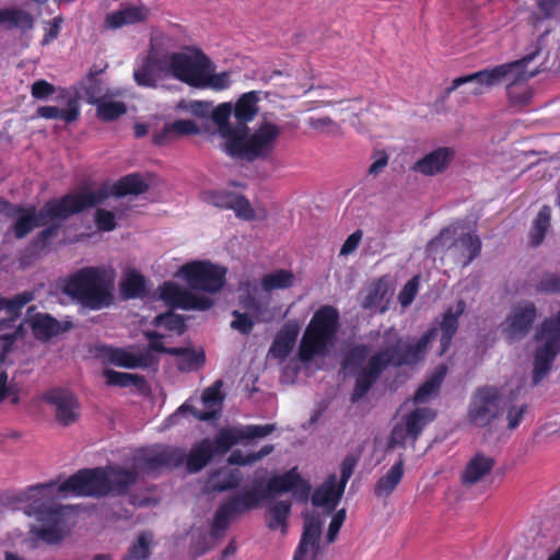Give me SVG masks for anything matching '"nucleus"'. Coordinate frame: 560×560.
I'll use <instances>...</instances> for the list:
<instances>
[{"mask_svg":"<svg viewBox=\"0 0 560 560\" xmlns=\"http://www.w3.org/2000/svg\"><path fill=\"white\" fill-rule=\"evenodd\" d=\"M447 368L444 364L439 365L433 374L418 388L413 396L415 402H427L436 396L441 384L446 375Z\"/></svg>","mask_w":560,"mask_h":560,"instance_id":"38","label":"nucleus"},{"mask_svg":"<svg viewBox=\"0 0 560 560\" xmlns=\"http://www.w3.org/2000/svg\"><path fill=\"white\" fill-rule=\"evenodd\" d=\"M18 314L19 312L9 314V318L0 320V343L2 355H5L11 350V347L16 339L23 337L22 325L15 324V317Z\"/></svg>","mask_w":560,"mask_h":560,"instance_id":"39","label":"nucleus"},{"mask_svg":"<svg viewBox=\"0 0 560 560\" xmlns=\"http://www.w3.org/2000/svg\"><path fill=\"white\" fill-rule=\"evenodd\" d=\"M219 453L217 450L215 439L202 440L196 444L187 456V469L189 472H197L201 470L212 458L213 453Z\"/></svg>","mask_w":560,"mask_h":560,"instance_id":"31","label":"nucleus"},{"mask_svg":"<svg viewBox=\"0 0 560 560\" xmlns=\"http://www.w3.org/2000/svg\"><path fill=\"white\" fill-rule=\"evenodd\" d=\"M230 209L234 211L238 219L244 221H250L257 218L256 212L248 199L238 194H235L234 198L232 199Z\"/></svg>","mask_w":560,"mask_h":560,"instance_id":"56","label":"nucleus"},{"mask_svg":"<svg viewBox=\"0 0 560 560\" xmlns=\"http://www.w3.org/2000/svg\"><path fill=\"white\" fill-rule=\"evenodd\" d=\"M122 214L119 210L98 208L94 213V221L100 231L109 232L116 229V220Z\"/></svg>","mask_w":560,"mask_h":560,"instance_id":"53","label":"nucleus"},{"mask_svg":"<svg viewBox=\"0 0 560 560\" xmlns=\"http://www.w3.org/2000/svg\"><path fill=\"white\" fill-rule=\"evenodd\" d=\"M436 416V412L428 407H419L407 415L401 420L409 428V436L412 442H416L423 428L431 422Z\"/></svg>","mask_w":560,"mask_h":560,"instance_id":"35","label":"nucleus"},{"mask_svg":"<svg viewBox=\"0 0 560 560\" xmlns=\"http://www.w3.org/2000/svg\"><path fill=\"white\" fill-rule=\"evenodd\" d=\"M389 291L383 281H377L371 285L366 296L362 302V306L368 310H378L384 313L387 308Z\"/></svg>","mask_w":560,"mask_h":560,"instance_id":"41","label":"nucleus"},{"mask_svg":"<svg viewBox=\"0 0 560 560\" xmlns=\"http://www.w3.org/2000/svg\"><path fill=\"white\" fill-rule=\"evenodd\" d=\"M234 319L231 327L242 334H249L253 329L254 323L249 317V313H241L238 310L233 312Z\"/></svg>","mask_w":560,"mask_h":560,"instance_id":"62","label":"nucleus"},{"mask_svg":"<svg viewBox=\"0 0 560 560\" xmlns=\"http://www.w3.org/2000/svg\"><path fill=\"white\" fill-rule=\"evenodd\" d=\"M537 318L538 310L534 302H518L501 323V332L511 342L520 341L529 334Z\"/></svg>","mask_w":560,"mask_h":560,"instance_id":"12","label":"nucleus"},{"mask_svg":"<svg viewBox=\"0 0 560 560\" xmlns=\"http://www.w3.org/2000/svg\"><path fill=\"white\" fill-rule=\"evenodd\" d=\"M338 320L339 314L332 306L325 305L315 312L301 339L299 357L302 361L326 354L334 346Z\"/></svg>","mask_w":560,"mask_h":560,"instance_id":"10","label":"nucleus"},{"mask_svg":"<svg viewBox=\"0 0 560 560\" xmlns=\"http://www.w3.org/2000/svg\"><path fill=\"white\" fill-rule=\"evenodd\" d=\"M550 217L551 209L548 206H544L533 221L529 232V242L533 246H538L542 243L546 233L550 229Z\"/></svg>","mask_w":560,"mask_h":560,"instance_id":"44","label":"nucleus"},{"mask_svg":"<svg viewBox=\"0 0 560 560\" xmlns=\"http://www.w3.org/2000/svg\"><path fill=\"white\" fill-rule=\"evenodd\" d=\"M170 354L178 357V368L180 370H195L205 361L202 352H197L189 348H172Z\"/></svg>","mask_w":560,"mask_h":560,"instance_id":"48","label":"nucleus"},{"mask_svg":"<svg viewBox=\"0 0 560 560\" xmlns=\"http://www.w3.org/2000/svg\"><path fill=\"white\" fill-rule=\"evenodd\" d=\"M455 155L456 152L453 148L440 147L418 160L412 170L424 176H435L448 168Z\"/></svg>","mask_w":560,"mask_h":560,"instance_id":"22","label":"nucleus"},{"mask_svg":"<svg viewBox=\"0 0 560 560\" xmlns=\"http://www.w3.org/2000/svg\"><path fill=\"white\" fill-rule=\"evenodd\" d=\"M198 132L199 128L192 120L180 119L165 125L163 130L154 136L153 141L158 145H164L178 137Z\"/></svg>","mask_w":560,"mask_h":560,"instance_id":"33","label":"nucleus"},{"mask_svg":"<svg viewBox=\"0 0 560 560\" xmlns=\"http://www.w3.org/2000/svg\"><path fill=\"white\" fill-rule=\"evenodd\" d=\"M43 398L54 408L55 418L60 425L68 427L78 421L80 405L69 389L55 387L47 390Z\"/></svg>","mask_w":560,"mask_h":560,"instance_id":"16","label":"nucleus"},{"mask_svg":"<svg viewBox=\"0 0 560 560\" xmlns=\"http://www.w3.org/2000/svg\"><path fill=\"white\" fill-rule=\"evenodd\" d=\"M537 52L529 54L520 60L502 63L490 68L494 85L502 82L518 84L537 75L540 71L539 65L533 66Z\"/></svg>","mask_w":560,"mask_h":560,"instance_id":"15","label":"nucleus"},{"mask_svg":"<svg viewBox=\"0 0 560 560\" xmlns=\"http://www.w3.org/2000/svg\"><path fill=\"white\" fill-rule=\"evenodd\" d=\"M170 77L168 54L156 56L148 55L133 71V79L138 85L154 88L159 81Z\"/></svg>","mask_w":560,"mask_h":560,"instance_id":"21","label":"nucleus"},{"mask_svg":"<svg viewBox=\"0 0 560 560\" xmlns=\"http://www.w3.org/2000/svg\"><path fill=\"white\" fill-rule=\"evenodd\" d=\"M170 77L192 88L222 91L231 85V71L214 72V65L200 50L168 54Z\"/></svg>","mask_w":560,"mask_h":560,"instance_id":"7","label":"nucleus"},{"mask_svg":"<svg viewBox=\"0 0 560 560\" xmlns=\"http://www.w3.org/2000/svg\"><path fill=\"white\" fill-rule=\"evenodd\" d=\"M34 300V294L32 292H23L15 295L12 299H3L0 296V311L5 308L9 314H14L20 312L21 308L26 305L28 302Z\"/></svg>","mask_w":560,"mask_h":560,"instance_id":"57","label":"nucleus"},{"mask_svg":"<svg viewBox=\"0 0 560 560\" xmlns=\"http://www.w3.org/2000/svg\"><path fill=\"white\" fill-rule=\"evenodd\" d=\"M153 535L150 532L140 533L129 548L128 555L124 560H147L151 555Z\"/></svg>","mask_w":560,"mask_h":560,"instance_id":"47","label":"nucleus"},{"mask_svg":"<svg viewBox=\"0 0 560 560\" xmlns=\"http://www.w3.org/2000/svg\"><path fill=\"white\" fill-rule=\"evenodd\" d=\"M133 464L129 467L119 464L91 469H81L59 487L61 493L80 497H118L127 493L138 480Z\"/></svg>","mask_w":560,"mask_h":560,"instance_id":"4","label":"nucleus"},{"mask_svg":"<svg viewBox=\"0 0 560 560\" xmlns=\"http://www.w3.org/2000/svg\"><path fill=\"white\" fill-rule=\"evenodd\" d=\"M300 331L296 322H288L277 334L269 351L268 357L283 361L292 351Z\"/></svg>","mask_w":560,"mask_h":560,"instance_id":"24","label":"nucleus"},{"mask_svg":"<svg viewBox=\"0 0 560 560\" xmlns=\"http://www.w3.org/2000/svg\"><path fill=\"white\" fill-rule=\"evenodd\" d=\"M115 272L101 268H83L66 283L63 292L83 305L98 310L112 303Z\"/></svg>","mask_w":560,"mask_h":560,"instance_id":"9","label":"nucleus"},{"mask_svg":"<svg viewBox=\"0 0 560 560\" xmlns=\"http://www.w3.org/2000/svg\"><path fill=\"white\" fill-rule=\"evenodd\" d=\"M234 192L229 191H211L207 194V200L218 208L230 209Z\"/></svg>","mask_w":560,"mask_h":560,"instance_id":"63","label":"nucleus"},{"mask_svg":"<svg viewBox=\"0 0 560 560\" xmlns=\"http://www.w3.org/2000/svg\"><path fill=\"white\" fill-rule=\"evenodd\" d=\"M185 457V454L177 448L166 446H155L142 450L133 457V466L140 474H153L163 468H173L178 466Z\"/></svg>","mask_w":560,"mask_h":560,"instance_id":"13","label":"nucleus"},{"mask_svg":"<svg viewBox=\"0 0 560 560\" xmlns=\"http://www.w3.org/2000/svg\"><path fill=\"white\" fill-rule=\"evenodd\" d=\"M345 491L338 482L336 475H330L313 493L312 502L314 505L326 508L331 512L339 503Z\"/></svg>","mask_w":560,"mask_h":560,"instance_id":"26","label":"nucleus"},{"mask_svg":"<svg viewBox=\"0 0 560 560\" xmlns=\"http://www.w3.org/2000/svg\"><path fill=\"white\" fill-rule=\"evenodd\" d=\"M222 385V381H217L212 386L208 387L203 392L201 399L206 409L205 411H199L195 408H189L188 406L184 405L178 409V412H183L189 409L191 413L199 420L211 419L215 413V408L220 406L223 400V395L221 394Z\"/></svg>","mask_w":560,"mask_h":560,"instance_id":"30","label":"nucleus"},{"mask_svg":"<svg viewBox=\"0 0 560 560\" xmlns=\"http://www.w3.org/2000/svg\"><path fill=\"white\" fill-rule=\"evenodd\" d=\"M480 249L481 241L477 235L471 233L456 235L451 260L465 267L479 255Z\"/></svg>","mask_w":560,"mask_h":560,"instance_id":"25","label":"nucleus"},{"mask_svg":"<svg viewBox=\"0 0 560 560\" xmlns=\"http://www.w3.org/2000/svg\"><path fill=\"white\" fill-rule=\"evenodd\" d=\"M418 291V279L412 278L409 280L400 291L398 300L402 307L408 306L415 299Z\"/></svg>","mask_w":560,"mask_h":560,"instance_id":"64","label":"nucleus"},{"mask_svg":"<svg viewBox=\"0 0 560 560\" xmlns=\"http://www.w3.org/2000/svg\"><path fill=\"white\" fill-rule=\"evenodd\" d=\"M120 288L125 298H139L144 291V278L136 271H128L121 280Z\"/></svg>","mask_w":560,"mask_h":560,"instance_id":"50","label":"nucleus"},{"mask_svg":"<svg viewBox=\"0 0 560 560\" xmlns=\"http://www.w3.org/2000/svg\"><path fill=\"white\" fill-rule=\"evenodd\" d=\"M536 290L541 293L560 292V276L555 273L545 275L537 283Z\"/></svg>","mask_w":560,"mask_h":560,"instance_id":"61","label":"nucleus"},{"mask_svg":"<svg viewBox=\"0 0 560 560\" xmlns=\"http://www.w3.org/2000/svg\"><path fill=\"white\" fill-rule=\"evenodd\" d=\"M107 358L114 365L137 369L148 365L149 355L148 353L137 348H109L107 351Z\"/></svg>","mask_w":560,"mask_h":560,"instance_id":"28","label":"nucleus"},{"mask_svg":"<svg viewBox=\"0 0 560 560\" xmlns=\"http://www.w3.org/2000/svg\"><path fill=\"white\" fill-rule=\"evenodd\" d=\"M33 18L23 10H0V27L7 26L9 28L19 27L22 30H31L33 27Z\"/></svg>","mask_w":560,"mask_h":560,"instance_id":"43","label":"nucleus"},{"mask_svg":"<svg viewBox=\"0 0 560 560\" xmlns=\"http://www.w3.org/2000/svg\"><path fill=\"white\" fill-rule=\"evenodd\" d=\"M410 439L409 436V428L402 420L397 422L390 433L389 441H388V448H395L397 446H405L407 440Z\"/></svg>","mask_w":560,"mask_h":560,"instance_id":"59","label":"nucleus"},{"mask_svg":"<svg viewBox=\"0 0 560 560\" xmlns=\"http://www.w3.org/2000/svg\"><path fill=\"white\" fill-rule=\"evenodd\" d=\"M294 275L284 269L276 270L266 275L261 280L264 291L271 292L275 290L288 289L293 284Z\"/></svg>","mask_w":560,"mask_h":560,"instance_id":"46","label":"nucleus"},{"mask_svg":"<svg viewBox=\"0 0 560 560\" xmlns=\"http://www.w3.org/2000/svg\"><path fill=\"white\" fill-rule=\"evenodd\" d=\"M468 85L463 93L471 96H480L488 90L494 88V81L489 69H485L468 75L456 78L452 81L451 85L445 90V94L450 95L458 88Z\"/></svg>","mask_w":560,"mask_h":560,"instance_id":"23","label":"nucleus"},{"mask_svg":"<svg viewBox=\"0 0 560 560\" xmlns=\"http://www.w3.org/2000/svg\"><path fill=\"white\" fill-rule=\"evenodd\" d=\"M527 82L528 81H524L518 84L512 83L506 85V94L511 105L521 107L530 102L533 93Z\"/></svg>","mask_w":560,"mask_h":560,"instance_id":"51","label":"nucleus"},{"mask_svg":"<svg viewBox=\"0 0 560 560\" xmlns=\"http://www.w3.org/2000/svg\"><path fill=\"white\" fill-rule=\"evenodd\" d=\"M10 400L13 404L19 402V387L13 377H9L8 373L0 372V404Z\"/></svg>","mask_w":560,"mask_h":560,"instance_id":"55","label":"nucleus"},{"mask_svg":"<svg viewBox=\"0 0 560 560\" xmlns=\"http://www.w3.org/2000/svg\"><path fill=\"white\" fill-rule=\"evenodd\" d=\"M310 110L329 107L336 116H345L353 109L357 100L345 96L342 90L331 86H312L305 92Z\"/></svg>","mask_w":560,"mask_h":560,"instance_id":"14","label":"nucleus"},{"mask_svg":"<svg viewBox=\"0 0 560 560\" xmlns=\"http://www.w3.org/2000/svg\"><path fill=\"white\" fill-rule=\"evenodd\" d=\"M465 310V301H457L454 306H450L445 311L440 327L432 328L413 345L404 343L395 330H387L384 334L383 348L371 355L369 360H366L368 348L365 346L354 347L345 361L347 371H358L352 401L361 399L387 366L412 364L422 360L429 342L436 337L439 330L441 331V354L444 353L457 331L458 318Z\"/></svg>","mask_w":560,"mask_h":560,"instance_id":"1","label":"nucleus"},{"mask_svg":"<svg viewBox=\"0 0 560 560\" xmlns=\"http://www.w3.org/2000/svg\"><path fill=\"white\" fill-rule=\"evenodd\" d=\"M38 116L47 119H62L72 122L78 118L79 110L75 101L69 102L68 109H60L56 106H42L37 109Z\"/></svg>","mask_w":560,"mask_h":560,"instance_id":"49","label":"nucleus"},{"mask_svg":"<svg viewBox=\"0 0 560 560\" xmlns=\"http://www.w3.org/2000/svg\"><path fill=\"white\" fill-rule=\"evenodd\" d=\"M526 411L525 404L508 402L492 386L478 388L469 404L468 421L476 428L497 432L503 429V413L506 412V428L514 430Z\"/></svg>","mask_w":560,"mask_h":560,"instance_id":"6","label":"nucleus"},{"mask_svg":"<svg viewBox=\"0 0 560 560\" xmlns=\"http://www.w3.org/2000/svg\"><path fill=\"white\" fill-rule=\"evenodd\" d=\"M242 476L238 470L228 468L214 472L208 481V489L211 491H225L235 488L241 482Z\"/></svg>","mask_w":560,"mask_h":560,"instance_id":"42","label":"nucleus"},{"mask_svg":"<svg viewBox=\"0 0 560 560\" xmlns=\"http://www.w3.org/2000/svg\"><path fill=\"white\" fill-rule=\"evenodd\" d=\"M258 92L252 91L242 94L234 106L223 103L212 110V120L224 139L225 151L248 162L268 158L282 132L281 127L267 120L265 114L258 128L252 133L247 132L246 124L258 113Z\"/></svg>","mask_w":560,"mask_h":560,"instance_id":"2","label":"nucleus"},{"mask_svg":"<svg viewBox=\"0 0 560 560\" xmlns=\"http://www.w3.org/2000/svg\"><path fill=\"white\" fill-rule=\"evenodd\" d=\"M323 521L318 515L304 516L303 533L293 560H317L320 553Z\"/></svg>","mask_w":560,"mask_h":560,"instance_id":"18","label":"nucleus"},{"mask_svg":"<svg viewBox=\"0 0 560 560\" xmlns=\"http://www.w3.org/2000/svg\"><path fill=\"white\" fill-rule=\"evenodd\" d=\"M154 323L159 326H164L168 330L175 331L178 335H182L186 329L183 318L173 313L158 315Z\"/></svg>","mask_w":560,"mask_h":560,"instance_id":"58","label":"nucleus"},{"mask_svg":"<svg viewBox=\"0 0 560 560\" xmlns=\"http://www.w3.org/2000/svg\"><path fill=\"white\" fill-rule=\"evenodd\" d=\"M106 196L101 189H82L59 200L47 202L39 211H36L34 207H14L10 213V215L16 217L12 230L18 238H23L37 226L46 225L52 221L66 220L75 213L102 203Z\"/></svg>","mask_w":560,"mask_h":560,"instance_id":"5","label":"nucleus"},{"mask_svg":"<svg viewBox=\"0 0 560 560\" xmlns=\"http://www.w3.org/2000/svg\"><path fill=\"white\" fill-rule=\"evenodd\" d=\"M457 232L454 228H446L440 232V234L434 237L427 245V252L436 257L440 256L443 258L444 256L448 259H452V248L455 244Z\"/></svg>","mask_w":560,"mask_h":560,"instance_id":"37","label":"nucleus"},{"mask_svg":"<svg viewBox=\"0 0 560 560\" xmlns=\"http://www.w3.org/2000/svg\"><path fill=\"white\" fill-rule=\"evenodd\" d=\"M148 9L144 7H124L107 14L105 24L109 28H119L124 25L144 21L148 18Z\"/></svg>","mask_w":560,"mask_h":560,"instance_id":"32","label":"nucleus"},{"mask_svg":"<svg viewBox=\"0 0 560 560\" xmlns=\"http://www.w3.org/2000/svg\"><path fill=\"white\" fill-rule=\"evenodd\" d=\"M160 298L168 305L184 310H208L212 301L203 295L191 293L173 282H166L160 288Z\"/></svg>","mask_w":560,"mask_h":560,"instance_id":"20","label":"nucleus"},{"mask_svg":"<svg viewBox=\"0 0 560 560\" xmlns=\"http://www.w3.org/2000/svg\"><path fill=\"white\" fill-rule=\"evenodd\" d=\"M225 270L207 261L188 262L178 270L191 289L217 292L224 284Z\"/></svg>","mask_w":560,"mask_h":560,"instance_id":"11","label":"nucleus"},{"mask_svg":"<svg viewBox=\"0 0 560 560\" xmlns=\"http://www.w3.org/2000/svg\"><path fill=\"white\" fill-rule=\"evenodd\" d=\"M107 385L109 386H119V387H128L131 385L138 386L140 383H142V377L125 373V372H117L114 370H105L103 373Z\"/></svg>","mask_w":560,"mask_h":560,"instance_id":"52","label":"nucleus"},{"mask_svg":"<svg viewBox=\"0 0 560 560\" xmlns=\"http://www.w3.org/2000/svg\"><path fill=\"white\" fill-rule=\"evenodd\" d=\"M149 184L139 174H130L122 177L115 185V192L118 196L140 195L148 190Z\"/></svg>","mask_w":560,"mask_h":560,"instance_id":"45","label":"nucleus"},{"mask_svg":"<svg viewBox=\"0 0 560 560\" xmlns=\"http://www.w3.org/2000/svg\"><path fill=\"white\" fill-rule=\"evenodd\" d=\"M89 102L97 105V116L102 120H113L127 110L122 102L113 101L107 95H98L93 85L86 88Z\"/></svg>","mask_w":560,"mask_h":560,"instance_id":"29","label":"nucleus"},{"mask_svg":"<svg viewBox=\"0 0 560 560\" xmlns=\"http://www.w3.org/2000/svg\"><path fill=\"white\" fill-rule=\"evenodd\" d=\"M303 490L308 491L305 482L302 480L295 469H292L283 475L275 476L269 479L265 488L262 481L255 479L254 486L244 490L238 495L233 498L230 502L220 508L217 512L215 523L221 526L225 518L233 514L257 508L261 501L269 499L272 495L281 494L288 491Z\"/></svg>","mask_w":560,"mask_h":560,"instance_id":"8","label":"nucleus"},{"mask_svg":"<svg viewBox=\"0 0 560 560\" xmlns=\"http://www.w3.org/2000/svg\"><path fill=\"white\" fill-rule=\"evenodd\" d=\"M31 327L34 336L39 340H48L61 331L58 320L48 314H38L31 320Z\"/></svg>","mask_w":560,"mask_h":560,"instance_id":"40","label":"nucleus"},{"mask_svg":"<svg viewBox=\"0 0 560 560\" xmlns=\"http://www.w3.org/2000/svg\"><path fill=\"white\" fill-rule=\"evenodd\" d=\"M495 463V458L489 454L474 453L459 474L460 483L470 488L486 482L491 477Z\"/></svg>","mask_w":560,"mask_h":560,"instance_id":"19","label":"nucleus"},{"mask_svg":"<svg viewBox=\"0 0 560 560\" xmlns=\"http://www.w3.org/2000/svg\"><path fill=\"white\" fill-rule=\"evenodd\" d=\"M257 287L254 282L246 280L238 287V300L242 308L249 313L257 320H262L264 305L255 298Z\"/></svg>","mask_w":560,"mask_h":560,"instance_id":"34","label":"nucleus"},{"mask_svg":"<svg viewBox=\"0 0 560 560\" xmlns=\"http://www.w3.org/2000/svg\"><path fill=\"white\" fill-rule=\"evenodd\" d=\"M275 430L276 424L272 423L222 429L215 436L217 450L220 454H223L238 443L266 438Z\"/></svg>","mask_w":560,"mask_h":560,"instance_id":"17","label":"nucleus"},{"mask_svg":"<svg viewBox=\"0 0 560 560\" xmlns=\"http://www.w3.org/2000/svg\"><path fill=\"white\" fill-rule=\"evenodd\" d=\"M291 512L289 501H279L268 506L266 510V524L271 530H280L282 535L287 533L288 518Z\"/></svg>","mask_w":560,"mask_h":560,"instance_id":"36","label":"nucleus"},{"mask_svg":"<svg viewBox=\"0 0 560 560\" xmlns=\"http://www.w3.org/2000/svg\"><path fill=\"white\" fill-rule=\"evenodd\" d=\"M211 103L203 101H180L177 104V108L191 113L197 117H207L211 112Z\"/></svg>","mask_w":560,"mask_h":560,"instance_id":"60","label":"nucleus"},{"mask_svg":"<svg viewBox=\"0 0 560 560\" xmlns=\"http://www.w3.org/2000/svg\"><path fill=\"white\" fill-rule=\"evenodd\" d=\"M54 488L55 483L37 485L25 493L30 503L24 508V513L36 521L28 530L27 542L31 548H37L39 542L60 545L71 536L74 528L70 508L50 500Z\"/></svg>","mask_w":560,"mask_h":560,"instance_id":"3","label":"nucleus"},{"mask_svg":"<svg viewBox=\"0 0 560 560\" xmlns=\"http://www.w3.org/2000/svg\"><path fill=\"white\" fill-rule=\"evenodd\" d=\"M405 475V459L400 455L398 460L387 469L375 482L373 492L378 499H387L397 489Z\"/></svg>","mask_w":560,"mask_h":560,"instance_id":"27","label":"nucleus"},{"mask_svg":"<svg viewBox=\"0 0 560 560\" xmlns=\"http://www.w3.org/2000/svg\"><path fill=\"white\" fill-rule=\"evenodd\" d=\"M308 126L325 135H341V126L340 124L335 120L331 116H318V117H311L307 121Z\"/></svg>","mask_w":560,"mask_h":560,"instance_id":"54","label":"nucleus"}]
</instances>
